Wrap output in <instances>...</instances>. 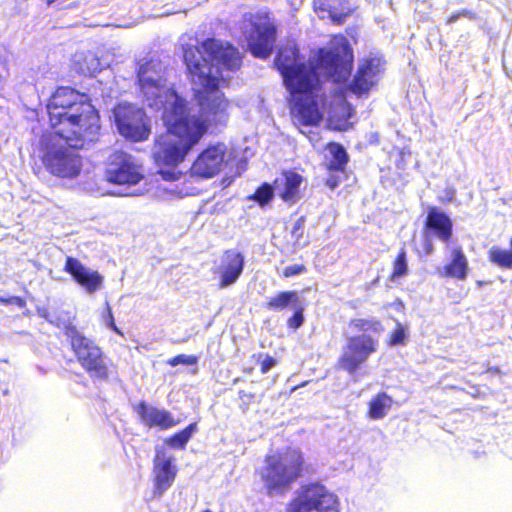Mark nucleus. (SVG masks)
<instances>
[{"instance_id":"1","label":"nucleus","mask_w":512,"mask_h":512,"mask_svg":"<svg viewBox=\"0 0 512 512\" xmlns=\"http://www.w3.org/2000/svg\"><path fill=\"white\" fill-rule=\"evenodd\" d=\"M204 53L193 44L183 45V57L191 76L199 114L191 115L184 98H180L172 114L166 116V133L160 135L153 148L158 166L176 167L211 129L227 125L231 103L220 90L229 72L241 65L239 52L215 39L202 44Z\"/></svg>"},{"instance_id":"2","label":"nucleus","mask_w":512,"mask_h":512,"mask_svg":"<svg viewBox=\"0 0 512 512\" xmlns=\"http://www.w3.org/2000/svg\"><path fill=\"white\" fill-rule=\"evenodd\" d=\"M47 111L55 134L43 135L40 140L42 163L54 176L74 178L82 168L75 148L96 139L100 130L98 113L86 95L68 87L56 90Z\"/></svg>"},{"instance_id":"3","label":"nucleus","mask_w":512,"mask_h":512,"mask_svg":"<svg viewBox=\"0 0 512 512\" xmlns=\"http://www.w3.org/2000/svg\"><path fill=\"white\" fill-rule=\"evenodd\" d=\"M352 60L353 55L346 38L335 36L308 66L300 62L294 44L280 49L275 64L287 88L299 90L312 77L332 79L333 82L345 81L350 75Z\"/></svg>"},{"instance_id":"4","label":"nucleus","mask_w":512,"mask_h":512,"mask_svg":"<svg viewBox=\"0 0 512 512\" xmlns=\"http://www.w3.org/2000/svg\"><path fill=\"white\" fill-rule=\"evenodd\" d=\"M137 80L145 103L155 111H161L163 125L167 124L166 116L173 112L181 98L168 82L166 69L158 59L145 60L139 63Z\"/></svg>"},{"instance_id":"5","label":"nucleus","mask_w":512,"mask_h":512,"mask_svg":"<svg viewBox=\"0 0 512 512\" xmlns=\"http://www.w3.org/2000/svg\"><path fill=\"white\" fill-rule=\"evenodd\" d=\"M265 463L261 478L269 496L285 494L309 467L299 450H285L268 454Z\"/></svg>"},{"instance_id":"6","label":"nucleus","mask_w":512,"mask_h":512,"mask_svg":"<svg viewBox=\"0 0 512 512\" xmlns=\"http://www.w3.org/2000/svg\"><path fill=\"white\" fill-rule=\"evenodd\" d=\"M321 83L322 79L312 77L299 90L289 89L292 121L302 133H305L303 127L316 126L324 117L326 98L320 93Z\"/></svg>"},{"instance_id":"7","label":"nucleus","mask_w":512,"mask_h":512,"mask_svg":"<svg viewBox=\"0 0 512 512\" xmlns=\"http://www.w3.org/2000/svg\"><path fill=\"white\" fill-rule=\"evenodd\" d=\"M338 512L339 499L320 482H310L299 487L286 504L285 512Z\"/></svg>"},{"instance_id":"8","label":"nucleus","mask_w":512,"mask_h":512,"mask_svg":"<svg viewBox=\"0 0 512 512\" xmlns=\"http://www.w3.org/2000/svg\"><path fill=\"white\" fill-rule=\"evenodd\" d=\"M241 30L254 56L267 58L271 54L275 43V27L266 14L245 15Z\"/></svg>"},{"instance_id":"9","label":"nucleus","mask_w":512,"mask_h":512,"mask_svg":"<svg viewBox=\"0 0 512 512\" xmlns=\"http://www.w3.org/2000/svg\"><path fill=\"white\" fill-rule=\"evenodd\" d=\"M118 132L134 142L145 141L151 134V121L145 111L131 103H120L113 110Z\"/></svg>"},{"instance_id":"10","label":"nucleus","mask_w":512,"mask_h":512,"mask_svg":"<svg viewBox=\"0 0 512 512\" xmlns=\"http://www.w3.org/2000/svg\"><path fill=\"white\" fill-rule=\"evenodd\" d=\"M67 336L81 366L91 377L106 378L108 367L101 348L91 339L81 334L75 327H68Z\"/></svg>"},{"instance_id":"11","label":"nucleus","mask_w":512,"mask_h":512,"mask_svg":"<svg viewBox=\"0 0 512 512\" xmlns=\"http://www.w3.org/2000/svg\"><path fill=\"white\" fill-rule=\"evenodd\" d=\"M106 178L111 183L130 187L143 180L144 171L133 156L117 151L109 157Z\"/></svg>"},{"instance_id":"12","label":"nucleus","mask_w":512,"mask_h":512,"mask_svg":"<svg viewBox=\"0 0 512 512\" xmlns=\"http://www.w3.org/2000/svg\"><path fill=\"white\" fill-rule=\"evenodd\" d=\"M377 346V340L366 334L349 338L339 358L340 367L349 374H354L377 350Z\"/></svg>"},{"instance_id":"13","label":"nucleus","mask_w":512,"mask_h":512,"mask_svg":"<svg viewBox=\"0 0 512 512\" xmlns=\"http://www.w3.org/2000/svg\"><path fill=\"white\" fill-rule=\"evenodd\" d=\"M226 154L224 144H217L205 149L193 162L191 174L201 178H211L218 174L223 166Z\"/></svg>"},{"instance_id":"14","label":"nucleus","mask_w":512,"mask_h":512,"mask_svg":"<svg viewBox=\"0 0 512 512\" xmlns=\"http://www.w3.org/2000/svg\"><path fill=\"white\" fill-rule=\"evenodd\" d=\"M177 475L174 459L158 451L153 466V497H161L172 485Z\"/></svg>"},{"instance_id":"15","label":"nucleus","mask_w":512,"mask_h":512,"mask_svg":"<svg viewBox=\"0 0 512 512\" xmlns=\"http://www.w3.org/2000/svg\"><path fill=\"white\" fill-rule=\"evenodd\" d=\"M244 268V256L237 250H227L220 257L214 268V274L219 278V287L227 288L240 277Z\"/></svg>"},{"instance_id":"16","label":"nucleus","mask_w":512,"mask_h":512,"mask_svg":"<svg viewBox=\"0 0 512 512\" xmlns=\"http://www.w3.org/2000/svg\"><path fill=\"white\" fill-rule=\"evenodd\" d=\"M382 71V61L378 57L363 59L357 74L349 85V91L357 96L367 93L379 78Z\"/></svg>"},{"instance_id":"17","label":"nucleus","mask_w":512,"mask_h":512,"mask_svg":"<svg viewBox=\"0 0 512 512\" xmlns=\"http://www.w3.org/2000/svg\"><path fill=\"white\" fill-rule=\"evenodd\" d=\"M327 115V124L333 130H347L350 127L349 119L352 109L346 101L343 92L334 94L329 101L325 100L324 115Z\"/></svg>"},{"instance_id":"18","label":"nucleus","mask_w":512,"mask_h":512,"mask_svg":"<svg viewBox=\"0 0 512 512\" xmlns=\"http://www.w3.org/2000/svg\"><path fill=\"white\" fill-rule=\"evenodd\" d=\"M64 270L89 294L100 290L104 277L96 270L86 267L78 259L67 257Z\"/></svg>"},{"instance_id":"19","label":"nucleus","mask_w":512,"mask_h":512,"mask_svg":"<svg viewBox=\"0 0 512 512\" xmlns=\"http://www.w3.org/2000/svg\"><path fill=\"white\" fill-rule=\"evenodd\" d=\"M302 183L303 178L300 174L293 171L284 172L275 179L273 191L283 201L295 203L301 197L300 188Z\"/></svg>"},{"instance_id":"20","label":"nucleus","mask_w":512,"mask_h":512,"mask_svg":"<svg viewBox=\"0 0 512 512\" xmlns=\"http://www.w3.org/2000/svg\"><path fill=\"white\" fill-rule=\"evenodd\" d=\"M315 11L322 19L341 23L352 11L350 0H315Z\"/></svg>"},{"instance_id":"21","label":"nucleus","mask_w":512,"mask_h":512,"mask_svg":"<svg viewBox=\"0 0 512 512\" xmlns=\"http://www.w3.org/2000/svg\"><path fill=\"white\" fill-rule=\"evenodd\" d=\"M136 411L140 416L141 421L149 427L155 426L161 429H168L178 423L170 412L146 405L145 403L139 404Z\"/></svg>"},{"instance_id":"22","label":"nucleus","mask_w":512,"mask_h":512,"mask_svg":"<svg viewBox=\"0 0 512 512\" xmlns=\"http://www.w3.org/2000/svg\"><path fill=\"white\" fill-rule=\"evenodd\" d=\"M427 229L441 241L447 242L452 235V221L441 210L431 208L426 220Z\"/></svg>"},{"instance_id":"23","label":"nucleus","mask_w":512,"mask_h":512,"mask_svg":"<svg viewBox=\"0 0 512 512\" xmlns=\"http://www.w3.org/2000/svg\"><path fill=\"white\" fill-rule=\"evenodd\" d=\"M444 275L458 280H465L469 270L468 260L462 249L455 247L451 251V261L444 268Z\"/></svg>"},{"instance_id":"24","label":"nucleus","mask_w":512,"mask_h":512,"mask_svg":"<svg viewBox=\"0 0 512 512\" xmlns=\"http://www.w3.org/2000/svg\"><path fill=\"white\" fill-rule=\"evenodd\" d=\"M393 399L386 393H379L369 402L368 417L372 420L383 419L390 411Z\"/></svg>"},{"instance_id":"25","label":"nucleus","mask_w":512,"mask_h":512,"mask_svg":"<svg viewBox=\"0 0 512 512\" xmlns=\"http://www.w3.org/2000/svg\"><path fill=\"white\" fill-rule=\"evenodd\" d=\"M299 302L300 300L297 292L287 291L271 297L267 303V307L272 310H283L289 305H291L292 308L296 307Z\"/></svg>"},{"instance_id":"26","label":"nucleus","mask_w":512,"mask_h":512,"mask_svg":"<svg viewBox=\"0 0 512 512\" xmlns=\"http://www.w3.org/2000/svg\"><path fill=\"white\" fill-rule=\"evenodd\" d=\"M511 250L502 249L497 246L490 248L488 252L489 260L499 267L511 269L512 268V237L510 240Z\"/></svg>"},{"instance_id":"27","label":"nucleus","mask_w":512,"mask_h":512,"mask_svg":"<svg viewBox=\"0 0 512 512\" xmlns=\"http://www.w3.org/2000/svg\"><path fill=\"white\" fill-rule=\"evenodd\" d=\"M328 154L332 157L329 162V169L342 171L347 163V154L342 146L336 143H330L327 146Z\"/></svg>"},{"instance_id":"28","label":"nucleus","mask_w":512,"mask_h":512,"mask_svg":"<svg viewBox=\"0 0 512 512\" xmlns=\"http://www.w3.org/2000/svg\"><path fill=\"white\" fill-rule=\"evenodd\" d=\"M196 429H197V426L195 423L190 424L183 431L177 433L172 438H170L168 444L174 448L183 447L188 442V440L191 438V436L195 433Z\"/></svg>"},{"instance_id":"29","label":"nucleus","mask_w":512,"mask_h":512,"mask_svg":"<svg viewBox=\"0 0 512 512\" xmlns=\"http://www.w3.org/2000/svg\"><path fill=\"white\" fill-rule=\"evenodd\" d=\"M407 272L408 265L406 260V252L404 250H401V252L398 254L394 262L391 280L396 281L397 279L405 276Z\"/></svg>"},{"instance_id":"30","label":"nucleus","mask_w":512,"mask_h":512,"mask_svg":"<svg viewBox=\"0 0 512 512\" xmlns=\"http://www.w3.org/2000/svg\"><path fill=\"white\" fill-rule=\"evenodd\" d=\"M352 325L359 331L380 332L383 330L381 323L376 320L356 319L352 321Z\"/></svg>"},{"instance_id":"31","label":"nucleus","mask_w":512,"mask_h":512,"mask_svg":"<svg viewBox=\"0 0 512 512\" xmlns=\"http://www.w3.org/2000/svg\"><path fill=\"white\" fill-rule=\"evenodd\" d=\"M407 340V328L397 322L396 329L391 333L389 345H404Z\"/></svg>"},{"instance_id":"32","label":"nucleus","mask_w":512,"mask_h":512,"mask_svg":"<svg viewBox=\"0 0 512 512\" xmlns=\"http://www.w3.org/2000/svg\"><path fill=\"white\" fill-rule=\"evenodd\" d=\"M80 70L83 74L93 75L100 70V62L93 54H88L85 56L84 65L80 66Z\"/></svg>"},{"instance_id":"33","label":"nucleus","mask_w":512,"mask_h":512,"mask_svg":"<svg viewBox=\"0 0 512 512\" xmlns=\"http://www.w3.org/2000/svg\"><path fill=\"white\" fill-rule=\"evenodd\" d=\"M198 362V358L194 355H185V354H180V355H177L171 359H169L167 361V363L170 365V366H177L179 364H182V365H194Z\"/></svg>"},{"instance_id":"34","label":"nucleus","mask_w":512,"mask_h":512,"mask_svg":"<svg viewBox=\"0 0 512 512\" xmlns=\"http://www.w3.org/2000/svg\"><path fill=\"white\" fill-rule=\"evenodd\" d=\"M292 309L295 310V313L291 318L288 319V326L293 329H297L303 324L304 321L303 307L301 302L297 303V306L293 307Z\"/></svg>"},{"instance_id":"35","label":"nucleus","mask_w":512,"mask_h":512,"mask_svg":"<svg viewBox=\"0 0 512 512\" xmlns=\"http://www.w3.org/2000/svg\"><path fill=\"white\" fill-rule=\"evenodd\" d=\"M273 194H274L273 187H271L270 185H263L256 191L255 199L260 204L263 205L271 199Z\"/></svg>"},{"instance_id":"36","label":"nucleus","mask_w":512,"mask_h":512,"mask_svg":"<svg viewBox=\"0 0 512 512\" xmlns=\"http://www.w3.org/2000/svg\"><path fill=\"white\" fill-rule=\"evenodd\" d=\"M103 321L107 327L112 329L118 335L123 336V332L116 326V324L114 322L112 310L108 303L106 304V314L103 316Z\"/></svg>"},{"instance_id":"37","label":"nucleus","mask_w":512,"mask_h":512,"mask_svg":"<svg viewBox=\"0 0 512 512\" xmlns=\"http://www.w3.org/2000/svg\"><path fill=\"white\" fill-rule=\"evenodd\" d=\"M306 271V268L304 265L302 264H294V265H290V266H287L284 270H283V276L285 278H289V277H292V276H296V275H299L303 272Z\"/></svg>"},{"instance_id":"38","label":"nucleus","mask_w":512,"mask_h":512,"mask_svg":"<svg viewBox=\"0 0 512 512\" xmlns=\"http://www.w3.org/2000/svg\"><path fill=\"white\" fill-rule=\"evenodd\" d=\"M275 365H276V360L270 356H266L261 362L262 373H267Z\"/></svg>"},{"instance_id":"39","label":"nucleus","mask_w":512,"mask_h":512,"mask_svg":"<svg viewBox=\"0 0 512 512\" xmlns=\"http://www.w3.org/2000/svg\"><path fill=\"white\" fill-rule=\"evenodd\" d=\"M0 301L5 304L16 305L20 308H22L26 305V302L20 297H11L9 299L0 298Z\"/></svg>"},{"instance_id":"40","label":"nucleus","mask_w":512,"mask_h":512,"mask_svg":"<svg viewBox=\"0 0 512 512\" xmlns=\"http://www.w3.org/2000/svg\"><path fill=\"white\" fill-rule=\"evenodd\" d=\"M160 173L163 176V178L166 179V180H175V179L178 178L177 177L178 173H176L175 171H170V170L164 171V170H161Z\"/></svg>"},{"instance_id":"41","label":"nucleus","mask_w":512,"mask_h":512,"mask_svg":"<svg viewBox=\"0 0 512 512\" xmlns=\"http://www.w3.org/2000/svg\"><path fill=\"white\" fill-rule=\"evenodd\" d=\"M338 178L334 175H331L327 181H326V185L330 188V189H335L337 186H338Z\"/></svg>"},{"instance_id":"42","label":"nucleus","mask_w":512,"mask_h":512,"mask_svg":"<svg viewBox=\"0 0 512 512\" xmlns=\"http://www.w3.org/2000/svg\"><path fill=\"white\" fill-rule=\"evenodd\" d=\"M455 19H456V16H452V17L449 18L448 22L451 23V22L455 21Z\"/></svg>"},{"instance_id":"43","label":"nucleus","mask_w":512,"mask_h":512,"mask_svg":"<svg viewBox=\"0 0 512 512\" xmlns=\"http://www.w3.org/2000/svg\"><path fill=\"white\" fill-rule=\"evenodd\" d=\"M201 512H213V511L207 508V509L202 510Z\"/></svg>"},{"instance_id":"44","label":"nucleus","mask_w":512,"mask_h":512,"mask_svg":"<svg viewBox=\"0 0 512 512\" xmlns=\"http://www.w3.org/2000/svg\"><path fill=\"white\" fill-rule=\"evenodd\" d=\"M454 197V192L451 193L450 197H449V200H452Z\"/></svg>"}]
</instances>
